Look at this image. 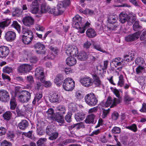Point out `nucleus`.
<instances>
[{
  "mask_svg": "<svg viewBox=\"0 0 146 146\" xmlns=\"http://www.w3.org/2000/svg\"><path fill=\"white\" fill-rule=\"evenodd\" d=\"M127 128L131 130L134 132H136L137 130V128L136 124H133L131 125L128 126L127 127Z\"/></svg>",
  "mask_w": 146,
  "mask_h": 146,
  "instance_id": "54",
  "label": "nucleus"
},
{
  "mask_svg": "<svg viewBox=\"0 0 146 146\" xmlns=\"http://www.w3.org/2000/svg\"><path fill=\"white\" fill-rule=\"evenodd\" d=\"M23 24L26 26H30L33 24L34 20L31 16H26L24 17L23 20Z\"/></svg>",
  "mask_w": 146,
  "mask_h": 146,
  "instance_id": "17",
  "label": "nucleus"
},
{
  "mask_svg": "<svg viewBox=\"0 0 146 146\" xmlns=\"http://www.w3.org/2000/svg\"><path fill=\"white\" fill-rule=\"evenodd\" d=\"M140 31L137 32L132 35H129L125 37L126 40L128 42L134 41L138 38L141 34Z\"/></svg>",
  "mask_w": 146,
  "mask_h": 146,
  "instance_id": "16",
  "label": "nucleus"
},
{
  "mask_svg": "<svg viewBox=\"0 0 146 146\" xmlns=\"http://www.w3.org/2000/svg\"><path fill=\"white\" fill-rule=\"evenodd\" d=\"M72 115V112L68 111L65 117V119L66 121L70 123L71 121V116Z\"/></svg>",
  "mask_w": 146,
  "mask_h": 146,
  "instance_id": "46",
  "label": "nucleus"
},
{
  "mask_svg": "<svg viewBox=\"0 0 146 146\" xmlns=\"http://www.w3.org/2000/svg\"><path fill=\"white\" fill-rule=\"evenodd\" d=\"M80 82L82 85L86 87L91 86L93 84L92 78L89 77H85L81 78Z\"/></svg>",
  "mask_w": 146,
  "mask_h": 146,
  "instance_id": "11",
  "label": "nucleus"
},
{
  "mask_svg": "<svg viewBox=\"0 0 146 146\" xmlns=\"http://www.w3.org/2000/svg\"><path fill=\"white\" fill-rule=\"evenodd\" d=\"M50 8L48 6L43 5L41 6L40 12L42 13H45L46 12L50 13Z\"/></svg>",
  "mask_w": 146,
  "mask_h": 146,
  "instance_id": "39",
  "label": "nucleus"
},
{
  "mask_svg": "<svg viewBox=\"0 0 146 146\" xmlns=\"http://www.w3.org/2000/svg\"><path fill=\"white\" fill-rule=\"evenodd\" d=\"M108 61H104V65L100 66V67H101V69L103 71H104L106 70L105 71H106V70L108 68Z\"/></svg>",
  "mask_w": 146,
  "mask_h": 146,
  "instance_id": "57",
  "label": "nucleus"
},
{
  "mask_svg": "<svg viewBox=\"0 0 146 146\" xmlns=\"http://www.w3.org/2000/svg\"><path fill=\"white\" fill-rule=\"evenodd\" d=\"M70 0H64L59 2L57 5V8L62 13L65 8L70 4Z\"/></svg>",
  "mask_w": 146,
  "mask_h": 146,
  "instance_id": "9",
  "label": "nucleus"
},
{
  "mask_svg": "<svg viewBox=\"0 0 146 146\" xmlns=\"http://www.w3.org/2000/svg\"><path fill=\"white\" fill-rule=\"evenodd\" d=\"M42 87V84L40 82H36L35 85V89L37 90H39Z\"/></svg>",
  "mask_w": 146,
  "mask_h": 146,
  "instance_id": "56",
  "label": "nucleus"
},
{
  "mask_svg": "<svg viewBox=\"0 0 146 146\" xmlns=\"http://www.w3.org/2000/svg\"><path fill=\"white\" fill-rule=\"evenodd\" d=\"M119 78V81L118 83V85L122 87L123 86L124 83L123 76L122 75H120Z\"/></svg>",
  "mask_w": 146,
  "mask_h": 146,
  "instance_id": "49",
  "label": "nucleus"
},
{
  "mask_svg": "<svg viewBox=\"0 0 146 146\" xmlns=\"http://www.w3.org/2000/svg\"><path fill=\"white\" fill-rule=\"evenodd\" d=\"M22 33V41L25 44H29L32 41L33 38L32 32L26 28H23Z\"/></svg>",
  "mask_w": 146,
  "mask_h": 146,
  "instance_id": "1",
  "label": "nucleus"
},
{
  "mask_svg": "<svg viewBox=\"0 0 146 146\" xmlns=\"http://www.w3.org/2000/svg\"><path fill=\"white\" fill-rule=\"evenodd\" d=\"M77 58L81 61H84L87 59L88 58L87 54L84 52H81L80 53H78L77 55Z\"/></svg>",
  "mask_w": 146,
  "mask_h": 146,
  "instance_id": "25",
  "label": "nucleus"
},
{
  "mask_svg": "<svg viewBox=\"0 0 146 146\" xmlns=\"http://www.w3.org/2000/svg\"><path fill=\"white\" fill-rule=\"evenodd\" d=\"M59 96L57 94L54 93L49 97L50 101L52 103H59Z\"/></svg>",
  "mask_w": 146,
  "mask_h": 146,
  "instance_id": "21",
  "label": "nucleus"
},
{
  "mask_svg": "<svg viewBox=\"0 0 146 146\" xmlns=\"http://www.w3.org/2000/svg\"><path fill=\"white\" fill-rule=\"evenodd\" d=\"M135 79L142 86H144L146 84V77L145 76H141L136 77Z\"/></svg>",
  "mask_w": 146,
  "mask_h": 146,
  "instance_id": "22",
  "label": "nucleus"
},
{
  "mask_svg": "<svg viewBox=\"0 0 146 146\" xmlns=\"http://www.w3.org/2000/svg\"><path fill=\"white\" fill-rule=\"evenodd\" d=\"M86 103L90 106H94L97 104L98 100L96 96L93 93L86 95L84 97Z\"/></svg>",
  "mask_w": 146,
  "mask_h": 146,
  "instance_id": "2",
  "label": "nucleus"
},
{
  "mask_svg": "<svg viewBox=\"0 0 146 146\" xmlns=\"http://www.w3.org/2000/svg\"><path fill=\"white\" fill-rule=\"evenodd\" d=\"M146 38V30H144L142 32L140 37V39L141 40H143Z\"/></svg>",
  "mask_w": 146,
  "mask_h": 146,
  "instance_id": "64",
  "label": "nucleus"
},
{
  "mask_svg": "<svg viewBox=\"0 0 146 146\" xmlns=\"http://www.w3.org/2000/svg\"><path fill=\"white\" fill-rule=\"evenodd\" d=\"M10 109L11 110H15L17 106V103L15 98H12L10 102Z\"/></svg>",
  "mask_w": 146,
  "mask_h": 146,
  "instance_id": "38",
  "label": "nucleus"
},
{
  "mask_svg": "<svg viewBox=\"0 0 146 146\" xmlns=\"http://www.w3.org/2000/svg\"><path fill=\"white\" fill-rule=\"evenodd\" d=\"M76 142V140L71 139H66L62 141V143L64 145H66L70 143H74Z\"/></svg>",
  "mask_w": 146,
  "mask_h": 146,
  "instance_id": "50",
  "label": "nucleus"
},
{
  "mask_svg": "<svg viewBox=\"0 0 146 146\" xmlns=\"http://www.w3.org/2000/svg\"><path fill=\"white\" fill-rule=\"evenodd\" d=\"M120 102V100L116 98H114L113 100H112V98L110 96L108 97L107 100L106 102L105 106L106 107L110 106V108H112L115 106L117 104H119Z\"/></svg>",
  "mask_w": 146,
  "mask_h": 146,
  "instance_id": "8",
  "label": "nucleus"
},
{
  "mask_svg": "<svg viewBox=\"0 0 146 146\" xmlns=\"http://www.w3.org/2000/svg\"><path fill=\"white\" fill-rule=\"evenodd\" d=\"M119 20L122 23H124L128 21L129 16L126 13H121L119 15Z\"/></svg>",
  "mask_w": 146,
  "mask_h": 146,
  "instance_id": "27",
  "label": "nucleus"
},
{
  "mask_svg": "<svg viewBox=\"0 0 146 146\" xmlns=\"http://www.w3.org/2000/svg\"><path fill=\"white\" fill-rule=\"evenodd\" d=\"M16 37L15 33L12 31L7 32L5 36V39L8 41H11L15 40Z\"/></svg>",
  "mask_w": 146,
  "mask_h": 146,
  "instance_id": "18",
  "label": "nucleus"
},
{
  "mask_svg": "<svg viewBox=\"0 0 146 146\" xmlns=\"http://www.w3.org/2000/svg\"><path fill=\"white\" fill-rule=\"evenodd\" d=\"M46 133L49 135H52L55 133H57L55 131V130L53 127L49 125L46 128Z\"/></svg>",
  "mask_w": 146,
  "mask_h": 146,
  "instance_id": "35",
  "label": "nucleus"
},
{
  "mask_svg": "<svg viewBox=\"0 0 146 146\" xmlns=\"http://www.w3.org/2000/svg\"><path fill=\"white\" fill-rule=\"evenodd\" d=\"M12 26L17 30L18 33H19L20 32L21 27L17 21H13Z\"/></svg>",
  "mask_w": 146,
  "mask_h": 146,
  "instance_id": "45",
  "label": "nucleus"
},
{
  "mask_svg": "<svg viewBox=\"0 0 146 146\" xmlns=\"http://www.w3.org/2000/svg\"><path fill=\"white\" fill-rule=\"evenodd\" d=\"M56 111H58V112L60 114V115H63L65 113L66 109L65 106L60 105L56 108Z\"/></svg>",
  "mask_w": 146,
  "mask_h": 146,
  "instance_id": "33",
  "label": "nucleus"
},
{
  "mask_svg": "<svg viewBox=\"0 0 146 146\" xmlns=\"http://www.w3.org/2000/svg\"><path fill=\"white\" fill-rule=\"evenodd\" d=\"M68 109L70 112H74L77 110V107L76 104L75 103H71L68 106Z\"/></svg>",
  "mask_w": 146,
  "mask_h": 146,
  "instance_id": "37",
  "label": "nucleus"
},
{
  "mask_svg": "<svg viewBox=\"0 0 146 146\" xmlns=\"http://www.w3.org/2000/svg\"><path fill=\"white\" fill-rule=\"evenodd\" d=\"M36 53L38 54H45L46 51L44 45L40 42H37L33 45Z\"/></svg>",
  "mask_w": 146,
  "mask_h": 146,
  "instance_id": "5",
  "label": "nucleus"
},
{
  "mask_svg": "<svg viewBox=\"0 0 146 146\" xmlns=\"http://www.w3.org/2000/svg\"><path fill=\"white\" fill-rule=\"evenodd\" d=\"M32 69L31 65L28 64H23L17 67V72L18 73H25L29 72Z\"/></svg>",
  "mask_w": 146,
  "mask_h": 146,
  "instance_id": "7",
  "label": "nucleus"
},
{
  "mask_svg": "<svg viewBox=\"0 0 146 146\" xmlns=\"http://www.w3.org/2000/svg\"><path fill=\"white\" fill-rule=\"evenodd\" d=\"M35 76L36 79L40 80L41 82H43L45 80L43 68L38 67L35 70Z\"/></svg>",
  "mask_w": 146,
  "mask_h": 146,
  "instance_id": "6",
  "label": "nucleus"
},
{
  "mask_svg": "<svg viewBox=\"0 0 146 146\" xmlns=\"http://www.w3.org/2000/svg\"><path fill=\"white\" fill-rule=\"evenodd\" d=\"M46 113L48 119L52 120L54 118L55 114L53 109L50 108L48 109Z\"/></svg>",
  "mask_w": 146,
  "mask_h": 146,
  "instance_id": "32",
  "label": "nucleus"
},
{
  "mask_svg": "<svg viewBox=\"0 0 146 146\" xmlns=\"http://www.w3.org/2000/svg\"><path fill=\"white\" fill-rule=\"evenodd\" d=\"M30 11L34 14H37L39 11V4L37 0L34 1L30 6Z\"/></svg>",
  "mask_w": 146,
  "mask_h": 146,
  "instance_id": "13",
  "label": "nucleus"
},
{
  "mask_svg": "<svg viewBox=\"0 0 146 146\" xmlns=\"http://www.w3.org/2000/svg\"><path fill=\"white\" fill-rule=\"evenodd\" d=\"M12 68L8 66H6L4 67L3 69V72L5 73L9 74L12 72Z\"/></svg>",
  "mask_w": 146,
  "mask_h": 146,
  "instance_id": "53",
  "label": "nucleus"
},
{
  "mask_svg": "<svg viewBox=\"0 0 146 146\" xmlns=\"http://www.w3.org/2000/svg\"><path fill=\"white\" fill-rule=\"evenodd\" d=\"M121 58L119 57L113 59L111 62V63L115 67L120 66H124L125 65V62L124 60H122L120 61Z\"/></svg>",
  "mask_w": 146,
  "mask_h": 146,
  "instance_id": "19",
  "label": "nucleus"
},
{
  "mask_svg": "<svg viewBox=\"0 0 146 146\" xmlns=\"http://www.w3.org/2000/svg\"><path fill=\"white\" fill-rule=\"evenodd\" d=\"M29 124V123L27 120H22L18 124V126L20 129L24 130L28 127Z\"/></svg>",
  "mask_w": 146,
  "mask_h": 146,
  "instance_id": "20",
  "label": "nucleus"
},
{
  "mask_svg": "<svg viewBox=\"0 0 146 146\" xmlns=\"http://www.w3.org/2000/svg\"><path fill=\"white\" fill-rule=\"evenodd\" d=\"M135 62L136 64L139 66H143L145 64V61L144 59L141 57H138L135 60Z\"/></svg>",
  "mask_w": 146,
  "mask_h": 146,
  "instance_id": "41",
  "label": "nucleus"
},
{
  "mask_svg": "<svg viewBox=\"0 0 146 146\" xmlns=\"http://www.w3.org/2000/svg\"><path fill=\"white\" fill-rule=\"evenodd\" d=\"M134 54L131 52L128 53V55L124 56V60L126 62H130L133 60Z\"/></svg>",
  "mask_w": 146,
  "mask_h": 146,
  "instance_id": "30",
  "label": "nucleus"
},
{
  "mask_svg": "<svg viewBox=\"0 0 146 146\" xmlns=\"http://www.w3.org/2000/svg\"><path fill=\"white\" fill-rule=\"evenodd\" d=\"M49 48L56 54H57L59 51V50L56 47L52 46H50Z\"/></svg>",
  "mask_w": 146,
  "mask_h": 146,
  "instance_id": "60",
  "label": "nucleus"
},
{
  "mask_svg": "<svg viewBox=\"0 0 146 146\" xmlns=\"http://www.w3.org/2000/svg\"><path fill=\"white\" fill-rule=\"evenodd\" d=\"M145 70L144 66H139L136 69V72L138 74H139L143 72Z\"/></svg>",
  "mask_w": 146,
  "mask_h": 146,
  "instance_id": "43",
  "label": "nucleus"
},
{
  "mask_svg": "<svg viewBox=\"0 0 146 146\" xmlns=\"http://www.w3.org/2000/svg\"><path fill=\"white\" fill-rule=\"evenodd\" d=\"M133 30L135 31L137 30L138 29H141L142 27L139 25V21H136L134 24L133 25Z\"/></svg>",
  "mask_w": 146,
  "mask_h": 146,
  "instance_id": "47",
  "label": "nucleus"
},
{
  "mask_svg": "<svg viewBox=\"0 0 146 146\" xmlns=\"http://www.w3.org/2000/svg\"><path fill=\"white\" fill-rule=\"evenodd\" d=\"M110 110V108L107 110H104L102 112V117L103 118H105L109 113Z\"/></svg>",
  "mask_w": 146,
  "mask_h": 146,
  "instance_id": "58",
  "label": "nucleus"
},
{
  "mask_svg": "<svg viewBox=\"0 0 146 146\" xmlns=\"http://www.w3.org/2000/svg\"><path fill=\"white\" fill-rule=\"evenodd\" d=\"M87 36L89 38H92L96 35V33L94 29L92 28L88 29L86 32Z\"/></svg>",
  "mask_w": 146,
  "mask_h": 146,
  "instance_id": "23",
  "label": "nucleus"
},
{
  "mask_svg": "<svg viewBox=\"0 0 146 146\" xmlns=\"http://www.w3.org/2000/svg\"><path fill=\"white\" fill-rule=\"evenodd\" d=\"M92 45L93 48L97 50L106 54L108 53V52L103 49L101 47L100 44H99L93 42L92 43Z\"/></svg>",
  "mask_w": 146,
  "mask_h": 146,
  "instance_id": "31",
  "label": "nucleus"
},
{
  "mask_svg": "<svg viewBox=\"0 0 146 146\" xmlns=\"http://www.w3.org/2000/svg\"><path fill=\"white\" fill-rule=\"evenodd\" d=\"M93 78V84L96 85V86H99L101 83V82L98 76L97 75L94 74L92 75Z\"/></svg>",
  "mask_w": 146,
  "mask_h": 146,
  "instance_id": "28",
  "label": "nucleus"
},
{
  "mask_svg": "<svg viewBox=\"0 0 146 146\" xmlns=\"http://www.w3.org/2000/svg\"><path fill=\"white\" fill-rule=\"evenodd\" d=\"M64 79V76L61 74H58L54 79V82L58 86L61 85L62 83V80Z\"/></svg>",
  "mask_w": 146,
  "mask_h": 146,
  "instance_id": "26",
  "label": "nucleus"
},
{
  "mask_svg": "<svg viewBox=\"0 0 146 146\" xmlns=\"http://www.w3.org/2000/svg\"><path fill=\"white\" fill-rule=\"evenodd\" d=\"M95 117V115L92 113L88 115L86 117L85 120V122L87 123H94V119Z\"/></svg>",
  "mask_w": 146,
  "mask_h": 146,
  "instance_id": "29",
  "label": "nucleus"
},
{
  "mask_svg": "<svg viewBox=\"0 0 146 146\" xmlns=\"http://www.w3.org/2000/svg\"><path fill=\"white\" fill-rule=\"evenodd\" d=\"M111 90L116 96L118 98L117 99L120 100V96L119 94V91L116 88H111Z\"/></svg>",
  "mask_w": 146,
  "mask_h": 146,
  "instance_id": "55",
  "label": "nucleus"
},
{
  "mask_svg": "<svg viewBox=\"0 0 146 146\" xmlns=\"http://www.w3.org/2000/svg\"><path fill=\"white\" fill-rule=\"evenodd\" d=\"M22 11L19 9H16L15 11L12 12V15L13 16H19L22 14Z\"/></svg>",
  "mask_w": 146,
  "mask_h": 146,
  "instance_id": "44",
  "label": "nucleus"
},
{
  "mask_svg": "<svg viewBox=\"0 0 146 146\" xmlns=\"http://www.w3.org/2000/svg\"><path fill=\"white\" fill-rule=\"evenodd\" d=\"M117 19V16L110 15L109 16L108 21L109 23L113 24L116 22Z\"/></svg>",
  "mask_w": 146,
  "mask_h": 146,
  "instance_id": "34",
  "label": "nucleus"
},
{
  "mask_svg": "<svg viewBox=\"0 0 146 146\" xmlns=\"http://www.w3.org/2000/svg\"><path fill=\"white\" fill-rule=\"evenodd\" d=\"M54 118L58 123H63L64 121V117L62 115H59L55 117Z\"/></svg>",
  "mask_w": 146,
  "mask_h": 146,
  "instance_id": "48",
  "label": "nucleus"
},
{
  "mask_svg": "<svg viewBox=\"0 0 146 146\" xmlns=\"http://www.w3.org/2000/svg\"><path fill=\"white\" fill-rule=\"evenodd\" d=\"M1 146H12V145L11 143L4 140L1 143Z\"/></svg>",
  "mask_w": 146,
  "mask_h": 146,
  "instance_id": "59",
  "label": "nucleus"
},
{
  "mask_svg": "<svg viewBox=\"0 0 146 146\" xmlns=\"http://www.w3.org/2000/svg\"><path fill=\"white\" fill-rule=\"evenodd\" d=\"M11 113L9 111H7L3 115L4 119L6 120H9L11 117Z\"/></svg>",
  "mask_w": 146,
  "mask_h": 146,
  "instance_id": "52",
  "label": "nucleus"
},
{
  "mask_svg": "<svg viewBox=\"0 0 146 146\" xmlns=\"http://www.w3.org/2000/svg\"><path fill=\"white\" fill-rule=\"evenodd\" d=\"M9 53V48L5 46H0V57L4 58L6 57Z\"/></svg>",
  "mask_w": 146,
  "mask_h": 146,
  "instance_id": "15",
  "label": "nucleus"
},
{
  "mask_svg": "<svg viewBox=\"0 0 146 146\" xmlns=\"http://www.w3.org/2000/svg\"><path fill=\"white\" fill-rule=\"evenodd\" d=\"M74 80L70 78H68L64 80L62 86L65 90L71 91L74 88Z\"/></svg>",
  "mask_w": 146,
  "mask_h": 146,
  "instance_id": "3",
  "label": "nucleus"
},
{
  "mask_svg": "<svg viewBox=\"0 0 146 146\" xmlns=\"http://www.w3.org/2000/svg\"><path fill=\"white\" fill-rule=\"evenodd\" d=\"M11 23L10 20H7L0 22V28H3L7 26Z\"/></svg>",
  "mask_w": 146,
  "mask_h": 146,
  "instance_id": "42",
  "label": "nucleus"
},
{
  "mask_svg": "<svg viewBox=\"0 0 146 146\" xmlns=\"http://www.w3.org/2000/svg\"><path fill=\"white\" fill-rule=\"evenodd\" d=\"M91 45V42L88 41L86 42L84 44V48L87 49Z\"/></svg>",
  "mask_w": 146,
  "mask_h": 146,
  "instance_id": "63",
  "label": "nucleus"
},
{
  "mask_svg": "<svg viewBox=\"0 0 146 146\" xmlns=\"http://www.w3.org/2000/svg\"><path fill=\"white\" fill-rule=\"evenodd\" d=\"M81 20V17L78 15H76L73 19L72 26L77 29H78L82 25Z\"/></svg>",
  "mask_w": 146,
  "mask_h": 146,
  "instance_id": "12",
  "label": "nucleus"
},
{
  "mask_svg": "<svg viewBox=\"0 0 146 146\" xmlns=\"http://www.w3.org/2000/svg\"><path fill=\"white\" fill-rule=\"evenodd\" d=\"M18 97L21 102L23 103L27 102L31 99V94L27 91H23Z\"/></svg>",
  "mask_w": 146,
  "mask_h": 146,
  "instance_id": "4",
  "label": "nucleus"
},
{
  "mask_svg": "<svg viewBox=\"0 0 146 146\" xmlns=\"http://www.w3.org/2000/svg\"><path fill=\"white\" fill-rule=\"evenodd\" d=\"M9 95L8 92L4 90H0V101L6 102L9 99Z\"/></svg>",
  "mask_w": 146,
  "mask_h": 146,
  "instance_id": "14",
  "label": "nucleus"
},
{
  "mask_svg": "<svg viewBox=\"0 0 146 146\" xmlns=\"http://www.w3.org/2000/svg\"><path fill=\"white\" fill-rule=\"evenodd\" d=\"M75 118L77 121H80L83 120L85 117L83 113H78L75 114Z\"/></svg>",
  "mask_w": 146,
  "mask_h": 146,
  "instance_id": "36",
  "label": "nucleus"
},
{
  "mask_svg": "<svg viewBox=\"0 0 146 146\" xmlns=\"http://www.w3.org/2000/svg\"><path fill=\"white\" fill-rule=\"evenodd\" d=\"M66 64L69 66L74 65L76 63V60L75 58L70 56L68 57L66 60Z\"/></svg>",
  "mask_w": 146,
  "mask_h": 146,
  "instance_id": "24",
  "label": "nucleus"
},
{
  "mask_svg": "<svg viewBox=\"0 0 146 146\" xmlns=\"http://www.w3.org/2000/svg\"><path fill=\"white\" fill-rule=\"evenodd\" d=\"M66 53L68 55L72 54L77 55L78 52L77 47L74 45L67 46L66 48Z\"/></svg>",
  "mask_w": 146,
  "mask_h": 146,
  "instance_id": "10",
  "label": "nucleus"
},
{
  "mask_svg": "<svg viewBox=\"0 0 146 146\" xmlns=\"http://www.w3.org/2000/svg\"><path fill=\"white\" fill-rule=\"evenodd\" d=\"M121 131V128L116 126L114 127L111 130L112 133L115 134L119 133Z\"/></svg>",
  "mask_w": 146,
  "mask_h": 146,
  "instance_id": "51",
  "label": "nucleus"
},
{
  "mask_svg": "<svg viewBox=\"0 0 146 146\" xmlns=\"http://www.w3.org/2000/svg\"><path fill=\"white\" fill-rule=\"evenodd\" d=\"M111 117L113 119L116 120L119 117L118 114L117 112L115 111L112 113Z\"/></svg>",
  "mask_w": 146,
  "mask_h": 146,
  "instance_id": "61",
  "label": "nucleus"
},
{
  "mask_svg": "<svg viewBox=\"0 0 146 146\" xmlns=\"http://www.w3.org/2000/svg\"><path fill=\"white\" fill-rule=\"evenodd\" d=\"M2 76L3 79L5 80H7L8 81H9L11 80L9 76L7 74L3 73L2 74Z\"/></svg>",
  "mask_w": 146,
  "mask_h": 146,
  "instance_id": "62",
  "label": "nucleus"
},
{
  "mask_svg": "<svg viewBox=\"0 0 146 146\" xmlns=\"http://www.w3.org/2000/svg\"><path fill=\"white\" fill-rule=\"evenodd\" d=\"M50 13L53 14L54 15H58L62 14L58 9L56 7L50 9Z\"/></svg>",
  "mask_w": 146,
  "mask_h": 146,
  "instance_id": "40",
  "label": "nucleus"
}]
</instances>
